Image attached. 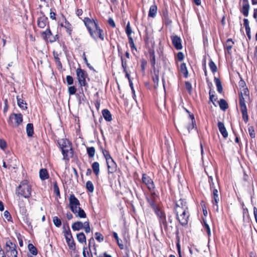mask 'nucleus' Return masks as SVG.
Segmentation results:
<instances>
[{
	"instance_id": "nucleus-17",
	"label": "nucleus",
	"mask_w": 257,
	"mask_h": 257,
	"mask_svg": "<svg viewBox=\"0 0 257 257\" xmlns=\"http://www.w3.org/2000/svg\"><path fill=\"white\" fill-rule=\"evenodd\" d=\"M178 208H180L182 210L188 209L187 202L185 199H180L176 202L175 208V210H177Z\"/></svg>"
},
{
	"instance_id": "nucleus-53",
	"label": "nucleus",
	"mask_w": 257,
	"mask_h": 257,
	"mask_svg": "<svg viewBox=\"0 0 257 257\" xmlns=\"http://www.w3.org/2000/svg\"><path fill=\"white\" fill-rule=\"evenodd\" d=\"M66 80L68 85H70L73 84V78L71 76L67 75L66 78Z\"/></svg>"
},
{
	"instance_id": "nucleus-7",
	"label": "nucleus",
	"mask_w": 257,
	"mask_h": 257,
	"mask_svg": "<svg viewBox=\"0 0 257 257\" xmlns=\"http://www.w3.org/2000/svg\"><path fill=\"white\" fill-rule=\"evenodd\" d=\"M239 103L240 111L242 113V119L245 122H247L248 120L247 110L245 104V98L242 95V94H239Z\"/></svg>"
},
{
	"instance_id": "nucleus-22",
	"label": "nucleus",
	"mask_w": 257,
	"mask_h": 257,
	"mask_svg": "<svg viewBox=\"0 0 257 257\" xmlns=\"http://www.w3.org/2000/svg\"><path fill=\"white\" fill-rule=\"evenodd\" d=\"M84 223L81 221H76L72 225V228L74 231H78L83 228Z\"/></svg>"
},
{
	"instance_id": "nucleus-6",
	"label": "nucleus",
	"mask_w": 257,
	"mask_h": 257,
	"mask_svg": "<svg viewBox=\"0 0 257 257\" xmlns=\"http://www.w3.org/2000/svg\"><path fill=\"white\" fill-rule=\"evenodd\" d=\"M5 250L6 255L8 257H17V245L10 240L6 241Z\"/></svg>"
},
{
	"instance_id": "nucleus-49",
	"label": "nucleus",
	"mask_w": 257,
	"mask_h": 257,
	"mask_svg": "<svg viewBox=\"0 0 257 257\" xmlns=\"http://www.w3.org/2000/svg\"><path fill=\"white\" fill-rule=\"evenodd\" d=\"M125 31H126V33L128 37H131L132 31V29H131V28L130 26V24L129 22L127 23V24L126 25Z\"/></svg>"
},
{
	"instance_id": "nucleus-30",
	"label": "nucleus",
	"mask_w": 257,
	"mask_h": 257,
	"mask_svg": "<svg viewBox=\"0 0 257 257\" xmlns=\"http://www.w3.org/2000/svg\"><path fill=\"white\" fill-rule=\"evenodd\" d=\"M102 113L103 116L106 121H110L111 120V114L109 110L104 109L102 110Z\"/></svg>"
},
{
	"instance_id": "nucleus-38",
	"label": "nucleus",
	"mask_w": 257,
	"mask_h": 257,
	"mask_svg": "<svg viewBox=\"0 0 257 257\" xmlns=\"http://www.w3.org/2000/svg\"><path fill=\"white\" fill-rule=\"evenodd\" d=\"M219 104L220 108L223 110H225L228 107V104L226 101L223 99H220Z\"/></svg>"
},
{
	"instance_id": "nucleus-18",
	"label": "nucleus",
	"mask_w": 257,
	"mask_h": 257,
	"mask_svg": "<svg viewBox=\"0 0 257 257\" xmlns=\"http://www.w3.org/2000/svg\"><path fill=\"white\" fill-rule=\"evenodd\" d=\"M72 212L75 214L76 217H79L80 218H85L86 217V214L84 212V210L79 207L77 209H75L74 211H72Z\"/></svg>"
},
{
	"instance_id": "nucleus-54",
	"label": "nucleus",
	"mask_w": 257,
	"mask_h": 257,
	"mask_svg": "<svg viewBox=\"0 0 257 257\" xmlns=\"http://www.w3.org/2000/svg\"><path fill=\"white\" fill-rule=\"evenodd\" d=\"M83 257H90V255H92V253L91 252L90 254L87 247H84L83 248Z\"/></svg>"
},
{
	"instance_id": "nucleus-40",
	"label": "nucleus",
	"mask_w": 257,
	"mask_h": 257,
	"mask_svg": "<svg viewBox=\"0 0 257 257\" xmlns=\"http://www.w3.org/2000/svg\"><path fill=\"white\" fill-rule=\"evenodd\" d=\"M61 26L64 27L66 29V32L70 35L72 31L71 26L70 24L66 23L65 24H61Z\"/></svg>"
},
{
	"instance_id": "nucleus-43",
	"label": "nucleus",
	"mask_w": 257,
	"mask_h": 257,
	"mask_svg": "<svg viewBox=\"0 0 257 257\" xmlns=\"http://www.w3.org/2000/svg\"><path fill=\"white\" fill-rule=\"evenodd\" d=\"M86 187L90 192H93L94 190L93 185L91 181H88L86 184Z\"/></svg>"
},
{
	"instance_id": "nucleus-51",
	"label": "nucleus",
	"mask_w": 257,
	"mask_h": 257,
	"mask_svg": "<svg viewBox=\"0 0 257 257\" xmlns=\"http://www.w3.org/2000/svg\"><path fill=\"white\" fill-rule=\"evenodd\" d=\"M240 92L239 94H242V95H244L245 96H249V91L247 89V88H243L240 89Z\"/></svg>"
},
{
	"instance_id": "nucleus-31",
	"label": "nucleus",
	"mask_w": 257,
	"mask_h": 257,
	"mask_svg": "<svg viewBox=\"0 0 257 257\" xmlns=\"http://www.w3.org/2000/svg\"><path fill=\"white\" fill-rule=\"evenodd\" d=\"M180 71L183 74L185 77L187 78L188 76V72L187 69V67L186 65V64L184 63H183L180 65Z\"/></svg>"
},
{
	"instance_id": "nucleus-64",
	"label": "nucleus",
	"mask_w": 257,
	"mask_h": 257,
	"mask_svg": "<svg viewBox=\"0 0 257 257\" xmlns=\"http://www.w3.org/2000/svg\"><path fill=\"white\" fill-rule=\"evenodd\" d=\"M97 257H112L111 255L108 254L106 252L100 253Z\"/></svg>"
},
{
	"instance_id": "nucleus-24",
	"label": "nucleus",
	"mask_w": 257,
	"mask_h": 257,
	"mask_svg": "<svg viewBox=\"0 0 257 257\" xmlns=\"http://www.w3.org/2000/svg\"><path fill=\"white\" fill-rule=\"evenodd\" d=\"M157 7L156 5H154L151 6L150 8L148 16L151 18H154L157 13Z\"/></svg>"
},
{
	"instance_id": "nucleus-13",
	"label": "nucleus",
	"mask_w": 257,
	"mask_h": 257,
	"mask_svg": "<svg viewBox=\"0 0 257 257\" xmlns=\"http://www.w3.org/2000/svg\"><path fill=\"white\" fill-rule=\"evenodd\" d=\"M41 14L42 16H40L37 20L38 26L40 28L43 29L47 25L48 28H49L48 18L43 14L42 13Z\"/></svg>"
},
{
	"instance_id": "nucleus-52",
	"label": "nucleus",
	"mask_w": 257,
	"mask_h": 257,
	"mask_svg": "<svg viewBox=\"0 0 257 257\" xmlns=\"http://www.w3.org/2000/svg\"><path fill=\"white\" fill-rule=\"evenodd\" d=\"M83 228H84L85 231L86 233H89L90 231V228L89 226V223L88 221L84 222Z\"/></svg>"
},
{
	"instance_id": "nucleus-37",
	"label": "nucleus",
	"mask_w": 257,
	"mask_h": 257,
	"mask_svg": "<svg viewBox=\"0 0 257 257\" xmlns=\"http://www.w3.org/2000/svg\"><path fill=\"white\" fill-rule=\"evenodd\" d=\"M28 249L30 252L34 255H36L38 253L37 248L32 243L28 244Z\"/></svg>"
},
{
	"instance_id": "nucleus-16",
	"label": "nucleus",
	"mask_w": 257,
	"mask_h": 257,
	"mask_svg": "<svg viewBox=\"0 0 257 257\" xmlns=\"http://www.w3.org/2000/svg\"><path fill=\"white\" fill-rule=\"evenodd\" d=\"M171 40L174 47L177 50H181L182 48L181 39L179 37L176 35L172 36Z\"/></svg>"
},
{
	"instance_id": "nucleus-10",
	"label": "nucleus",
	"mask_w": 257,
	"mask_h": 257,
	"mask_svg": "<svg viewBox=\"0 0 257 257\" xmlns=\"http://www.w3.org/2000/svg\"><path fill=\"white\" fill-rule=\"evenodd\" d=\"M69 208L71 211H74L75 209L79 208L80 203L78 199L75 196L74 194H71L69 198Z\"/></svg>"
},
{
	"instance_id": "nucleus-19",
	"label": "nucleus",
	"mask_w": 257,
	"mask_h": 257,
	"mask_svg": "<svg viewBox=\"0 0 257 257\" xmlns=\"http://www.w3.org/2000/svg\"><path fill=\"white\" fill-rule=\"evenodd\" d=\"M218 127L219 132L222 135L224 138L226 139L228 137V133L226 130V128L224 125V123L221 121L218 122Z\"/></svg>"
},
{
	"instance_id": "nucleus-20",
	"label": "nucleus",
	"mask_w": 257,
	"mask_h": 257,
	"mask_svg": "<svg viewBox=\"0 0 257 257\" xmlns=\"http://www.w3.org/2000/svg\"><path fill=\"white\" fill-rule=\"evenodd\" d=\"M18 205L19 207L20 213L24 215H26L27 214V209L26 208L24 201L19 199L18 200Z\"/></svg>"
},
{
	"instance_id": "nucleus-59",
	"label": "nucleus",
	"mask_w": 257,
	"mask_h": 257,
	"mask_svg": "<svg viewBox=\"0 0 257 257\" xmlns=\"http://www.w3.org/2000/svg\"><path fill=\"white\" fill-rule=\"evenodd\" d=\"M4 215L5 218L7 219L8 221H10L12 219V217L10 212L7 210L4 212Z\"/></svg>"
},
{
	"instance_id": "nucleus-48",
	"label": "nucleus",
	"mask_w": 257,
	"mask_h": 257,
	"mask_svg": "<svg viewBox=\"0 0 257 257\" xmlns=\"http://www.w3.org/2000/svg\"><path fill=\"white\" fill-rule=\"evenodd\" d=\"M68 90V93H69V95H73V94H75L77 89L75 86H72L69 87Z\"/></svg>"
},
{
	"instance_id": "nucleus-14",
	"label": "nucleus",
	"mask_w": 257,
	"mask_h": 257,
	"mask_svg": "<svg viewBox=\"0 0 257 257\" xmlns=\"http://www.w3.org/2000/svg\"><path fill=\"white\" fill-rule=\"evenodd\" d=\"M102 153L103 155L106 160L107 168H108V173H112V172L110 171V168H111V164L112 163V159L108 152L106 150H102Z\"/></svg>"
},
{
	"instance_id": "nucleus-63",
	"label": "nucleus",
	"mask_w": 257,
	"mask_h": 257,
	"mask_svg": "<svg viewBox=\"0 0 257 257\" xmlns=\"http://www.w3.org/2000/svg\"><path fill=\"white\" fill-rule=\"evenodd\" d=\"M147 200H148L149 203L152 206V207L155 209L156 207V205H155L154 200L152 199H149V198H148Z\"/></svg>"
},
{
	"instance_id": "nucleus-23",
	"label": "nucleus",
	"mask_w": 257,
	"mask_h": 257,
	"mask_svg": "<svg viewBox=\"0 0 257 257\" xmlns=\"http://www.w3.org/2000/svg\"><path fill=\"white\" fill-rule=\"evenodd\" d=\"M67 243L69 247L72 249H74L75 248V243L73 240L72 236H66L65 237Z\"/></svg>"
},
{
	"instance_id": "nucleus-36",
	"label": "nucleus",
	"mask_w": 257,
	"mask_h": 257,
	"mask_svg": "<svg viewBox=\"0 0 257 257\" xmlns=\"http://www.w3.org/2000/svg\"><path fill=\"white\" fill-rule=\"evenodd\" d=\"M156 213L160 217V223L164 224L166 222V217L164 213L160 210L157 211Z\"/></svg>"
},
{
	"instance_id": "nucleus-46",
	"label": "nucleus",
	"mask_w": 257,
	"mask_h": 257,
	"mask_svg": "<svg viewBox=\"0 0 257 257\" xmlns=\"http://www.w3.org/2000/svg\"><path fill=\"white\" fill-rule=\"evenodd\" d=\"M150 60L152 66L154 67L156 63L155 53L154 51L150 52Z\"/></svg>"
},
{
	"instance_id": "nucleus-4",
	"label": "nucleus",
	"mask_w": 257,
	"mask_h": 257,
	"mask_svg": "<svg viewBox=\"0 0 257 257\" xmlns=\"http://www.w3.org/2000/svg\"><path fill=\"white\" fill-rule=\"evenodd\" d=\"M23 115L21 113H13L9 116L8 123L12 127H18L23 122Z\"/></svg>"
},
{
	"instance_id": "nucleus-39",
	"label": "nucleus",
	"mask_w": 257,
	"mask_h": 257,
	"mask_svg": "<svg viewBox=\"0 0 257 257\" xmlns=\"http://www.w3.org/2000/svg\"><path fill=\"white\" fill-rule=\"evenodd\" d=\"M87 153L90 158H93L95 153V148L93 147L87 148Z\"/></svg>"
},
{
	"instance_id": "nucleus-50",
	"label": "nucleus",
	"mask_w": 257,
	"mask_h": 257,
	"mask_svg": "<svg viewBox=\"0 0 257 257\" xmlns=\"http://www.w3.org/2000/svg\"><path fill=\"white\" fill-rule=\"evenodd\" d=\"M248 131L250 137L251 138H254L255 137V134L253 126H249L248 128Z\"/></svg>"
},
{
	"instance_id": "nucleus-33",
	"label": "nucleus",
	"mask_w": 257,
	"mask_h": 257,
	"mask_svg": "<svg viewBox=\"0 0 257 257\" xmlns=\"http://www.w3.org/2000/svg\"><path fill=\"white\" fill-rule=\"evenodd\" d=\"M214 81H215V83L216 87H217V91L219 93H221L223 91V88H222V87L221 85V83L220 80H219V78H218L217 77H215Z\"/></svg>"
},
{
	"instance_id": "nucleus-41",
	"label": "nucleus",
	"mask_w": 257,
	"mask_h": 257,
	"mask_svg": "<svg viewBox=\"0 0 257 257\" xmlns=\"http://www.w3.org/2000/svg\"><path fill=\"white\" fill-rule=\"evenodd\" d=\"M53 222L54 225L57 227H60L62 224L61 220L57 216L53 217Z\"/></svg>"
},
{
	"instance_id": "nucleus-45",
	"label": "nucleus",
	"mask_w": 257,
	"mask_h": 257,
	"mask_svg": "<svg viewBox=\"0 0 257 257\" xmlns=\"http://www.w3.org/2000/svg\"><path fill=\"white\" fill-rule=\"evenodd\" d=\"M53 54H54V59H55L56 63L57 64V65H58L59 66H60L61 67L62 64L61 63L58 54L57 53H55V52H54Z\"/></svg>"
},
{
	"instance_id": "nucleus-29",
	"label": "nucleus",
	"mask_w": 257,
	"mask_h": 257,
	"mask_svg": "<svg viewBox=\"0 0 257 257\" xmlns=\"http://www.w3.org/2000/svg\"><path fill=\"white\" fill-rule=\"evenodd\" d=\"M242 5V10L241 12L243 14L245 17L248 16V11L249 9V4H244Z\"/></svg>"
},
{
	"instance_id": "nucleus-28",
	"label": "nucleus",
	"mask_w": 257,
	"mask_h": 257,
	"mask_svg": "<svg viewBox=\"0 0 257 257\" xmlns=\"http://www.w3.org/2000/svg\"><path fill=\"white\" fill-rule=\"evenodd\" d=\"M113 237L116 239L117 243L120 249H122L124 248L123 241L118 238L117 234L113 232Z\"/></svg>"
},
{
	"instance_id": "nucleus-34",
	"label": "nucleus",
	"mask_w": 257,
	"mask_h": 257,
	"mask_svg": "<svg viewBox=\"0 0 257 257\" xmlns=\"http://www.w3.org/2000/svg\"><path fill=\"white\" fill-rule=\"evenodd\" d=\"M77 239L80 243H86V242L85 235L83 232H81L77 234Z\"/></svg>"
},
{
	"instance_id": "nucleus-44",
	"label": "nucleus",
	"mask_w": 257,
	"mask_h": 257,
	"mask_svg": "<svg viewBox=\"0 0 257 257\" xmlns=\"http://www.w3.org/2000/svg\"><path fill=\"white\" fill-rule=\"evenodd\" d=\"M209 66L211 70L212 71V72L214 73L217 71L216 65L211 60L209 61Z\"/></svg>"
},
{
	"instance_id": "nucleus-12",
	"label": "nucleus",
	"mask_w": 257,
	"mask_h": 257,
	"mask_svg": "<svg viewBox=\"0 0 257 257\" xmlns=\"http://www.w3.org/2000/svg\"><path fill=\"white\" fill-rule=\"evenodd\" d=\"M42 35L45 40L50 43L54 42L56 40L55 37L53 36L49 28H47L46 30L42 33Z\"/></svg>"
},
{
	"instance_id": "nucleus-60",
	"label": "nucleus",
	"mask_w": 257,
	"mask_h": 257,
	"mask_svg": "<svg viewBox=\"0 0 257 257\" xmlns=\"http://www.w3.org/2000/svg\"><path fill=\"white\" fill-rule=\"evenodd\" d=\"M239 87L240 89L246 88L245 81L242 80H240L239 82Z\"/></svg>"
},
{
	"instance_id": "nucleus-58",
	"label": "nucleus",
	"mask_w": 257,
	"mask_h": 257,
	"mask_svg": "<svg viewBox=\"0 0 257 257\" xmlns=\"http://www.w3.org/2000/svg\"><path fill=\"white\" fill-rule=\"evenodd\" d=\"M7 147V143L4 140H0V148L4 150Z\"/></svg>"
},
{
	"instance_id": "nucleus-2",
	"label": "nucleus",
	"mask_w": 257,
	"mask_h": 257,
	"mask_svg": "<svg viewBox=\"0 0 257 257\" xmlns=\"http://www.w3.org/2000/svg\"><path fill=\"white\" fill-rule=\"evenodd\" d=\"M58 144L61 150L63 155V159L68 161L73 155L71 142L66 139H62L58 140Z\"/></svg>"
},
{
	"instance_id": "nucleus-56",
	"label": "nucleus",
	"mask_w": 257,
	"mask_h": 257,
	"mask_svg": "<svg viewBox=\"0 0 257 257\" xmlns=\"http://www.w3.org/2000/svg\"><path fill=\"white\" fill-rule=\"evenodd\" d=\"M128 43H129V44H130V47L132 49H135L136 50V48L135 46V44H134V41H133V39L132 38V37H128Z\"/></svg>"
},
{
	"instance_id": "nucleus-21",
	"label": "nucleus",
	"mask_w": 257,
	"mask_h": 257,
	"mask_svg": "<svg viewBox=\"0 0 257 257\" xmlns=\"http://www.w3.org/2000/svg\"><path fill=\"white\" fill-rule=\"evenodd\" d=\"M88 246L89 251L91 252L93 250L94 251V254L96 255L97 254L96 246L95 243V240L93 237H91L89 239Z\"/></svg>"
},
{
	"instance_id": "nucleus-8",
	"label": "nucleus",
	"mask_w": 257,
	"mask_h": 257,
	"mask_svg": "<svg viewBox=\"0 0 257 257\" xmlns=\"http://www.w3.org/2000/svg\"><path fill=\"white\" fill-rule=\"evenodd\" d=\"M77 78L80 87L85 86L87 85L86 77L87 76L85 71L79 68L76 69Z\"/></svg>"
},
{
	"instance_id": "nucleus-32",
	"label": "nucleus",
	"mask_w": 257,
	"mask_h": 257,
	"mask_svg": "<svg viewBox=\"0 0 257 257\" xmlns=\"http://www.w3.org/2000/svg\"><path fill=\"white\" fill-rule=\"evenodd\" d=\"M92 168L94 174L97 176L99 173V164L98 162H95L92 165Z\"/></svg>"
},
{
	"instance_id": "nucleus-47",
	"label": "nucleus",
	"mask_w": 257,
	"mask_h": 257,
	"mask_svg": "<svg viewBox=\"0 0 257 257\" xmlns=\"http://www.w3.org/2000/svg\"><path fill=\"white\" fill-rule=\"evenodd\" d=\"M95 239L99 242H101L103 240V235L99 232H96L95 233Z\"/></svg>"
},
{
	"instance_id": "nucleus-62",
	"label": "nucleus",
	"mask_w": 257,
	"mask_h": 257,
	"mask_svg": "<svg viewBox=\"0 0 257 257\" xmlns=\"http://www.w3.org/2000/svg\"><path fill=\"white\" fill-rule=\"evenodd\" d=\"M64 232L65 237H66V236L69 237V236H72V233L71 232V231H70L69 228H68V230H65Z\"/></svg>"
},
{
	"instance_id": "nucleus-26",
	"label": "nucleus",
	"mask_w": 257,
	"mask_h": 257,
	"mask_svg": "<svg viewBox=\"0 0 257 257\" xmlns=\"http://www.w3.org/2000/svg\"><path fill=\"white\" fill-rule=\"evenodd\" d=\"M26 132L27 136L29 137H32L34 134V127L32 123H28L26 127Z\"/></svg>"
},
{
	"instance_id": "nucleus-11",
	"label": "nucleus",
	"mask_w": 257,
	"mask_h": 257,
	"mask_svg": "<svg viewBox=\"0 0 257 257\" xmlns=\"http://www.w3.org/2000/svg\"><path fill=\"white\" fill-rule=\"evenodd\" d=\"M142 181L147 186L150 191L152 192L155 188V185L152 179L147 174H143Z\"/></svg>"
},
{
	"instance_id": "nucleus-9",
	"label": "nucleus",
	"mask_w": 257,
	"mask_h": 257,
	"mask_svg": "<svg viewBox=\"0 0 257 257\" xmlns=\"http://www.w3.org/2000/svg\"><path fill=\"white\" fill-rule=\"evenodd\" d=\"M186 111L189 113V111L186 109ZM195 121L194 120V116L193 114H189V116L187 120L185 121L184 123V126L187 130V132L189 133L191 130L194 128Z\"/></svg>"
},
{
	"instance_id": "nucleus-15",
	"label": "nucleus",
	"mask_w": 257,
	"mask_h": 257,
	"mask_svg": "<svg viewBox=\"0 0 257 257\" xmlns=\"http://www.w3.org/2000/svg\"><path fill=\"white\" fill-rule=\"evenodd\" d=\"M212 198L213 200H212V203L214 207L216 206V210L217 211H218V203L219 201V197L218 194V191L217 188H214V189H212Z\"/></svg>"
},
{
	"instance_id": "nucleus-42",
	"label": "nucleus",
	"mask_w": 257,
	"mask_h": 257,
	"mask_svg": "<svg viewBox=\"0 0 257 257\" xmlns=\"http://www.w3.org/2000/svg\"><path fill=\"white\" fill-rule=\"evenodd\" d=\"M209 183L210 184V187L211 190L214 189V188H217L216 186H218V182L217 181V184L215 185V184L213 182V178L211 176H210L209 177Z\"/></svg>"
},
{
	"instance_id": "nucleus-25",
	"label": "nucleus",
	"mask_w": 257,
	"mask_h": 257,
	"mask_svg": "<svg viewBox=\"0 0 257 257\" xmlns=\"http://www.w3.org/2000/svg\"><path fill=\"white\" fill-rule=\"evenodd\" d=\"M40 178L42 180H45L49 178V174L45 169H41L39 172Z\"/></svg>"
},
{
	"instance_id": "nucleus-27",
	"label": "nucleus",
	"mask_w": 257,
	"mask_h": 257,
	"mask_svg": "<svg viewBox=\"0 0 257 257\" xmlns=\"http://www.w3.org/2000/svg\"><path fill=\"white\" fill-rule=\"evenodd\" d=\"M17 103L18 106L23 109H26L27 108V103L24 101V100L19 97V96H17Z\"/></svg>"
},
{
	"instance_id": "nucleus-1",
	"label": "nucleus",
	"mask_w": 257,
	"mask_h": 257,
	"mask_svg": "<svg viewBox=\"0 0 257 257\" xmlns=\"http://www.w3.org/2000/svg\"><path fill=\"white\" fill-rule=\"evenodd\" d=\"M84 22L91 36L93 38L95 39L100 38L101 40H103V36L102 34L103 31L98 27L96 21L93 19L91 20L88 18H85L84 20Z\"/></svg>"
},
{
	"instance_id": "nucleus-5",
	"label": "nucleus",
	"mask_w": 257,
	"mask_h": 257,
	"mask_svg": "<svg viewBox=\"0 0 257 257\" xmlns=\"http://www.w3.org/2000/svg\"><path fill=\"white\" fill-rule=\"evenodd\" d=\"M177 218L180 224L184 226L187 224L189 217V213L188 209L182 210L178 208L177 210H175Z\"/></svg>"
},
{
	"instance_id": "nucleus-61",
	"label": "nucleus",
	"mask_w": 257,
	"mask_h": 257,
	"mask_svg": "<svg viewBox=\"0 0 257 257\" xmlns=\"http://www.w3.org/2000/svg\"><path fill=\"white\" fill-rule=\"evenodd\" d=\"M177 57L178 60L181 61L184 59V56L182 52H179L177 54Z\"/></svg>"
},
{
	"instance_id": "nucleus-35",
	"label": "nucleus",
	"mask_w": 257,
	"mask_h": 257,
	"mask_svg": "<svg viewBox=\"0 0 257 257\" xmlns=\"http://www.w3.org/2000/svg\"><path fill=\"white\" fill-rule=\"evenodd\" d=\"M233 43V42L232 41L231 39H229L227 40L225 45V47L228 53H230V51L231 50L232 48Z\"/></svg>"
},
{
	"instance_id": "nucleus-3",
	"label": "nucleus",
	"mask_w": 257,
	"mask_h": 257,
	"mask_svg": "<svg viewBox=\"0 0 257 257\" xmlns=\"http://www.w3.org/2000/svg\"><path fill=\"white\" fill-rule=\"evenodd\" d=\"M32 186L27 180H23L17 188L16 193L25 198H29L31 196Z\"/></svg>"
},
{
	"instance_id": "nucleus-55",
	"label": "nucleus",
	"mask_w": 257,
	"mask_h": 257,
	"mask_svg": "<svg viewBox=\"0 0 257 257\" xmlns=\"http://www.w3.org/2000/svg\"><path fill=\"white\" fill-rule=\"evenodd\" d=\"M53 189H54V192L56 193V194L57 195H60V191H59V187H58V186L57 185V183L56 182H55L54 183V185H53Z\"/></svg>"
},
{
	"instance_id": "nucleus-57",
	"label": "nucleus",
	"mask_w": 257,
	"mask_h": 257,
	"mask_svg": "<svg viewBox=\"0 0 257 257\" xmlns=\"http://www.w3.org/2000/svg\"><path fill=\"white\" fill-rule=\"evenodd\" d=\"M185 88L189 92V93H191L192 91V85L189 82H185Z\"/></svg>"
}]
</instances>
